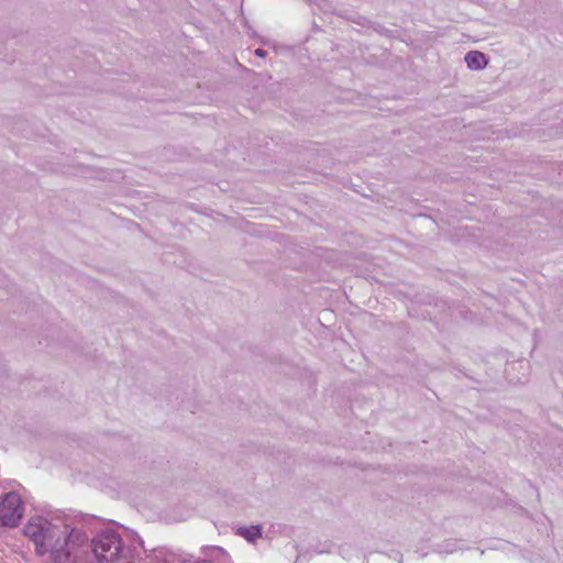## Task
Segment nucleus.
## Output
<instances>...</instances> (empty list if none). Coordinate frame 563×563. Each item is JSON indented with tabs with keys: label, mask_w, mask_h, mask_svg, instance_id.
<instances>
[{
	"label": "nucleus",
	"mask_w": 563,
	"mask_h": 563,
	"mask_svg": "<svg viewBox=\"0 0 563 563\" xmlns=\"http://www.w3.org/2000/svg\"><path fill=\"white\" fill-rule=\"evenodd\" d=\"M217 551L220 552V554L227 555V551L223 548H217Z\"/></svg>",
	"instance_id": "nucleus-9"
},
{
	"label": "nucleus",
	"mask_w": 563,
	"mask_h": 563,
	"mask_svg": "<svg viewBox=\"0 0 563 563\" xmlns=\"http://www.w3.org/2000/svg\"><path fill=\"white\" fill-rule=\"evenodd\" d=\"M465 63L467 67L472 70H482L487 64L488 59L486 55L478 51H471L465 55Z\"/></svg>",
	"instance_id": "nucleus-5"
},
{
	"label": "nucleus",
	"mask_w": 563,
	"mask_h": 563,
	"mask_svg": "<svg viewBox=\"0 0 563 563\" xmlns=\"http://www.w3.org/2000/svg\"><path fill=\"white\" fill-rule=\"evenodd\" d=\"M254 53L257 57H261V58H263L267 55V52L263 48H256Z\"/></svg>",
	"instance_id": "nucleus-8"
},
{
	"label": "nucleus",
	"mask_w": 563,
	"mask_h": 563,
	"mask_svg": "<svg viewBox=\"0 0 563 563\" xmlns=\"http://www.w3.org/2000/svg\"><path fill=\"white\" fill-rule=\"evenodd\" d=\"M66 519L58 510L37 514V556L44 563H73V556L66 545Z\"/></svg>",
	"instance_id": "nucleus-1"
},
{
	"label": "nucleus",
	"mask_w": 563,
	"mask_h": 563,
	"mask_svg": "<svg viewBox=\"0 0 563 563\" xmlns=\"http://www.w3.org/2000/svg\"><path fill=\"white\" fill-rule=\"evenodd\" d=\"M23 516V504L16 493L0 498V527H15Z\"/></svg>",
	"instance_id": "nucleus-3"
},
{
	"label": "nucleus",
	"mask_w": 563,
	"mask_h": 563,
	"mask_svg": "<svg viewBox=\"0 0 563 563\" xmlns=\"http://www.w3.org/2000/svg\"><path fill=\"white\" fill-rule=\"evenodd\" d=\"M64 537L66 545L63 548L65 550H68L69 553L71 554L73 563H77L76 550L87 542L88 536L85 531L80 529H69L68 525L66 523V533L64 534Z\"/></svg>",
	"instance_id": "nucleus-4"
},
{
	"label": "nucleus",
	"mask_w": 563,
	"mask_h": 563,
	"mask_svg": "<svg viewBox=\"0 0 563 563\" xmlns=\"http://www.w3.org/2000/svg\"><path fill=\"white\" fill-rule=\"evenodd\" d=\"M198 563H212V562H211V561H209V560H202V561H200V562H198Z\"/></svg>",
	"instance_id": "nucleus-10"
},
{
	"label": "nucleus",
	"mask_w": 563,
	"mask_h": 563,
	"mask_svg": "<svg viewBox=\"0 0 563 563\" xmlns=\"http://www.w3.org/2000/svg\"><path fill=\"white\" fill-rule=\"evenodd\" d=\"M24 532L32 541L35 542V528L31 522L25 527Z\"/></svg>",
	"instance_id": "nucleus-7"
},
{
	"label": "nucleus",
	"mask_w": 563,
	"mask_h": 563,
	"mask_svg": "<svg viewBox=\"0 0 563 563\" xmlns=\"http://www.w3.org/2000/svg\"><path fill=\"white\" fill-rule=\"evenodd\" d=\"M91 549L97 563H115L125 558V549L119 533L107 529L91 540Z\"/></svg>",
	"instance_id": "nucleus-2"
},
{
	"label": "nucleus",
	"mask_w": 563,
	"mask_h": 563,
	"mask_svg": "<svg viewBox=\"0 0 563 563\" xmlns=\"http://www.w3.org/2000/svg\"><path fill=\"white\" fill-rule=\"evenodd\" d=\"M236 534L243 537L249 542H255L262 537V526L239 527Z\"/></svg>",
	"instance_id": "nucleus-6"
}]
</instances>
